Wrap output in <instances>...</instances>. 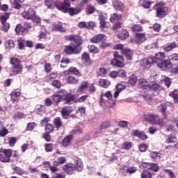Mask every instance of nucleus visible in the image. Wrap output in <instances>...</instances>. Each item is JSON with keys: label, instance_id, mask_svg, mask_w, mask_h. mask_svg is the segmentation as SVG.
Wrapping results in <instances>:
<instances>
[{"label": "nucleus", "instance_id": "nucleus-1", "mask_svg": "<svg viewBox=\"0 0 178 178\" xmlns=\"http://www.w3.org/2000/svg\"><path fill=\"white\" fill-rule=\"evenodd\" d=\"M56 8L58 10L63 12V13H68L70 16H76V15H79L81 12V8L70 7V0H63V2L56 1Z\"/></svg>", "mask_w": 178, "mask_h": 178}, {"label": "nucleus", "instance_id": "nucleus-2", "mask_svg": "<svg viewBox=\"0 0 178 178\" xmlns=\"http://www.w3.org/2000/svg\"><path fill=\"white\" fill-rule=\"evenodd\" d=\"M22 16L24 19L32 20L33 23H36L37 24L41 23V18L40 16L37 15V13H35V10L32 8H29L28 10H25L22 12Z\"/></svg>", "mask_w": 178, "mask_h": 178}, {"label": "nucleus", "instance_id": "nucleus-3", "mask_svg": "<svg viewBox=\"0 0 178 178\" xmlns=\"http://www.w3.org/2000/svg\"><path fill=\"white\" fill-rule=\"evenodd\" d=\"M10 63L13 66L12 72L15 76L23 73V65L22 60L16 57H11Z\"/></svg>", "mask_w": 178, "mask_h": 178}, {"label": "nucleus", "instance_id": "nucleus-4", "mask_svg": "<svg viewBox=\"0 0 178 178\" xmlns=\"http://www.w3.org/2000/svg\"><path fill=\"white\" fill-rule=\"evenodd\" d=\"M154 8L156 10V17H159V19H163L168 15V8L165 6L163 1L156 3Z\"/></svg>", "mask_w": 178, "mask_h": 178}, {"label": "nucleus", "instance_id": "nucleus-5", "mask_svg": "<svg viewBox=\"0 0 178 178\" xmlns=\"http://www.w3.org/2000/svg\"><path fill=\"white\" fill-rule=\"evenodd\" d=\"M111 65L114 67H124V57L120 55L119 52L113 51V58L111 60Z\"/></svg>", "mask_w": 178, "mask_h": 178}, {"label": "nucleus", "instance_id": "nucleus-6", "mask_svg": "<svg viewBox=\"0 0 178 178\" xmlns=\"http://www.w3.org/2000/svg\"><path fill=\"white\" fill-rule=\"evenodd\" d=\"M81 46L69 44L64 46L63 52L66 55H79L81 52Z\"/></svg>", "mask_w": 178, "mask_h": 178}, {"label": "nucleus", "instance_id": "nucleus-7", "mask_svg": "<svg viewBox=\"0 0 178 178\" xmlns=\"http://www.w3.org/2000/svg\"><path fill=\"white\" fill-rule=\"evenodd\" d=\"M106 38L104 34H97L90 39V42H92V44H103L100 46V48H105L108 47V45L105 44Z\"/></svg>", "mask_w": 178, "mask_h": 178}, {"label": "nucleus", "instance_id": "nucleus-8", "mask_svg": "<svg viewBox=\"0 0 178 178\" xmlns=\"http://www.w3.org/2000/svg\"><path fill=\"white\" fill-rule=\"evenodd\" d=\"M10 156H12V149H0V161L1 162H10Z\"/></svg>", "mask_w": 178, "mask_h": 178}, {"label": "nucleus", "instance_id": "nucleus-9", "mask_svg": "<svg viewBox=\"0 0 178 178\" xmlns=\"http://www.w3.org/2000/svg\"><path fill=\"white\" fill-rule=\"evenodd\" d=\"M104 97H106V98H107L110 108H113V106H115V105L116 104V100L112 99V92H111V91H108L106 93H101L100 104H102V102H105L106 100L105 99H104Z\"/></svg>", "mask_w": 178, "mask_h": 178}, {"label": "nucleus", "instance_id": "nucleus-10", "mask_svg": "<svg viewBox=\"0 0 178 178\" xmlns=\"http://www.w3.org/2000/svg\"><path fill=\"white\" fill-rule=\"evenodd\" d=\"M65 38L66 41H73L75 42V44H76V45H74L75 47H81V44H83V38H81V36L77 35H66Z\"/></svg>", "mask_w": 178, "mask_h": 178}, {"label": "nucleus", "instance_id": "nucleus-11", "mask_svg": "<svg viewBox=\"0 0 178 178\" xmlns=\"http://www.w3.org/2000/svg\"><path fill=\"white\" fill-rule=\"evenodd\" d=\"M154 63H155V61L154 60L153 57L152 56L148 57V58H143L140 61V66L143 69H149V67H151V66H152Z\"/></svg>", "mask_w": 178, "mask_h": 178}, {"label": "nucleus", "instance_id": "nucleus-12", "mask_svg": "<svg viewBox=\"0 0 178 178\" xmlns=\"http://www.w3.org/2000/svg\"><path fill=\"white\" fill-rule=\"evenodd\" d=\"M157 66L159 67V69H161V70L166 71L169 70V69L173 66V63H172L169 59H166L163 60L161 62L159 63Z\"/></svg>", "mask_w": 178, "mask_h": 178}, {"label": "nucleus", "instance_id": "nucleus-13", "mask_svg": "<svg viewBox=\"0 0 178 178\" xmlns=\"http://www.w3.org/2000/svg\"><path fill=\"white\" fill-rule=\"evenodd\" d=\"M72 112H73V107L72 106H64L60 111L63 119H69V116H70Z\"/></svg>", "mask_w": 178, "mask_h": 178}, {"label": "nucleus", "instance_id": "nucleus-14", "mask_svg": "<svg viewBox=\"0 0 178 178\" xmlns=\"http://www.w3.org/2000/svg\"><path fill=\"white\" fill-rule=\"evenodd\" d=\"M63 170L66 173V175H69L70 176L74 173V164L72 163H67L63 166Z\"/></svg>", "mask_w": 178, "mask_h": 178}, {"label": "nucleus", "instance_id": "nucleus-15", "mask_svg": "<svg viewBox=\"0 0 178 178\" xmlns=\"http://www.w3.org/2000/svg\"><path fill=\"white\" fill-rule=\"evenodd\" d=\"M63 73L64 76H70V74L78 76V77L81 76L80 70H79V69H77L76 67H70L68 70L64 71Z\"/></svg>", "mask_w": 178, "mask_h": 178}, {"label": "nucleus", "instance_id": "nucleus-16", "mask_svg": "<svg viewBox=\"0 0 178 178\" xmlns=\"http://www.w3.org/2000/svg\"><path fill=\"white\" fill-rule=\"evenodd\" d=\"M20 94H22V91L20 89H13L10 94V97L13 102H19V97H20Z\"/></svg>", "mask_w": 178, "mask_h": 178}, {"label": "nucleus", "instance_id": "nucleus-17", "mask_svg": "<svg viewBox=\"0 0 178 178\" xmlns=\"http://www.w3.org/2000/svg\"><path fill=\"white\" fill-rule=\"evenodd\" d=\"M113 8L119 12H124V8H126V6L123 2L115 0L113 1Z\"/></svg>", "mask_w": 178, "mask_h": 178}, {"label": "nucleus", "instance_id": "nucleus-18", "mask_svg": "<svg viewBox=\"0 0 178 178\" xmlns=\"http://www.w3.org/2000/svg\"><path fill=\"white\" fill-rule=\"evenodd\" d=\"M74 170H76V172H83L84 169V164L83 163V161H81V159L77 157L75 159L74 162Z\"/></svg>", "mask_w": 178, "mask_h": 178}, {"label": "nucleus", "instance_id": "nucleus-19", "mask_svg": "<svg viewBox=\"0 0 178 178\" xmlns=\"http://www.w3.org/2000/svg\"><path fill=\"white\" fill-rule=\"evenodd\" d=\"M154 60V63L158 65L159 63L162 62L166 58V55L164 52H158L155 54L154 56H152Z\"/></svg>", "mask_w": 178, "mask_h": 178}, {"label": "nucleus", "instance_id": "nucleus-20", "mask_svg": "<svg viewBox=\"0 0 178 178\" xmlns=\"http://www.w3.org/2000/svg\"><path fill=\"white\" fill-rule=\"evenodd\" d=\"M106 13H102L99 16V21L100 24L99 29H101V30H104V29L106 28Z\"/></svg>", "mask_w": 178, "mask_h": 178}, {"label": "nucleus", "instance_id": "nucleus-21", "mask_svg": "<svg viewBox=\"0 0 178 178\" xmlns=\"http://www.w3.org/2000/svg\"><path fill=\"white\" fill-rule=\"evenodd\" d=\"M122 55H124L127 60H131L133 59V50L125 47L124 49L120 51Z\"/></svg>", "mask_w": 178, "mask_h": 178}, {"label": "nucleus", "instance_id": "nucleus-22", "mask_svg": "<svg viewBox=\"0 0 178 178\" xmlns=\"http://www.w3.org/2000/svg\"><path fill=\"white\" fill-rule=\"evenodd\" d=\"M53 124L57 130H59V129H62V127H65V124L60 117H56V118H54L53 120Z\"/></svg>", "mask_w": 178, "mask_h": 178}, {"label": "nucleus", "instance_id": "nucleus-23", "mask_svg": "<svg viewBox=\"0 0 178 178\" xmlns=\"http://www.w3.org/2000/svg\"><path fill=\"white\" fill-rule=\"evenodd\" d=\"M159 111L161 112L163 118L166 119L168 118V115L166 114V111H168V104L162 103L159 106Z\"/></svg>", "mask_w": 178, "mask_h": 178}, {"label": "nucleus", "instance_id": "nucleus-24", "mask_svg": "<svg viewBox=\"0 0 178 178\" xmlns=\"http://www.w3.org/2000/svg\"><path fill=\"white\" fill-rule=\"evenodd\" d=\"M147 40L145 33H136L135 35V42L136 44H143Z\"/></svg>", "mask_w": 178, "mask_h": 178}, {"label": "nucleus", "instance_id": "nucleus-25", "mask_svg": "<svg viewBox=\"0 0 178 178\" xmlns=\"http://www.w3.org/2000/svg\"><path fill=\"white\" fill-rule=\"evenodd\" d=\"M15 31L17 35H24V34H27V33H26L24 26H23L22 24H18L16 25Z\"/></svg>", "mask_w": 178, "mask_h": 178}, {"label": "nucleus", "instance_id": "nucleus-26", "mask_svg": "<svg viewBox=\"0 0 178 178\" xmlns=\"http://www.w3.org/2000/svg\"><path fill=\"white\" fill-rule=\"evenodd\" d=\"M52 31H57L58 33H66V28L62 26V22H58V24H54L52 25Z\"/></svg>", "mask_w": 178, "mask_h": 178}, {"label": "nucleus", "instance_id": "nucleus-27", "mask_svg": "<svg viewBox=\"0 0 178 178\" xmlns=\"http://www.w3.org/2000/svg\"><path fill=\"white\" fill-rule=\"evenodd\" d=\"M76 99V95L70 93H66L63 95V101H65L66 104H70Z\"/></svg>", "mask_w": 178, "mask_h": 178}, {"label": "nucleus", "instance_id": "nucleus-28", "mask_svg": "<svg viewBox=\"0 0 178 178\" xmlns=\"http://www.w3.org/2000/svg\"><path fill=\"white\" fill-rule=\"evenodd\" d=\"M111 126L112 122L110 120H106L100 123V124L99 125V129L101 131L106 130L111 127Z\"/></svg>", "mask_w": 178, "mask_h": 178}, {"label": "nucleus", "instance_id": "nucleus-29", "mask_svg": "<svg viewBox=\"0 0 178 178\" xmlns=\"http://www.w3.org/2000/svg\"><path fill=\"white\" fill-rule=\"evenodd\" d=\"M129 31H127V30L126 29H122L118 35V38L120 40H122V41H124V40H127V38H129Z\"/></svg>", "mask_w": 178, "mask_h": 178}, {"label": "nucleus", "instance_id": "nucleus-30", "mask_svg": "<svg viewBox=\"0 0 178 178\" xmlns=\"http://www.w3.org/2000/svg\"><path fill=\"white\" fill-rule=\"evenodd\" d=\"M81 59L86 66H90V65L92 64L91 62V58H90V54H87L86 52H84L81 55Z\"/></svg>", "mask_w": 178, "mask_h": 178}, {"label": "nucleus", "instance_id": "nucleus-31", "mask_svg": "<svg viewBox=\"0 0 178 178\" xmlns=\"http://www.w3.org/2000/svg\"><path fill=\"white\" fill-rule=\"evenodd\" d=\"M156 119H159V115H154V114H148L145 117V120L149 122V123H152V124H155V120Z\"/></svg>", "mask_w": 178, "mask_h": 178}, {"label": "nucleus", "instance_id": "nucleus-32", "mask_svg": "<svg viewBox=\"0 0 178 178\" xmlns=\"http://www.w3.org/2000/svg\"><path fill=\"white\" fill-rule=\"evenodd\" d=\"M139 5L145 8V9H149L151 8V5L154 3V1L149 0H139Z\"/></svg>", "mask_w": 178, "mask_h": 178}, {"label": "nucleus", "instance_id": "nucleus-33", "mask_svg": "<svg viewBox=\"0 0 178 178\" xmlns=\"http://www.w3.org/2000/svg\"><path fill=\"white\" fill-rule=\"evenodd\" d=\"M149 88L152 92H159V91H162V90H163V87L158 83H154L152 86L149 85Z\"/></svg>", "mask_w": 178, "mask_h": 178}, {"label": "nucleus", "instance_id": "nucleus-34", "mask_svg": "<svg viewBox=\"0 0 178 178\" xmlns=\"http://www.w3.org/2000/svg\"><path fill=\"white\" fill-rule=\"evenodd\" d=\"M150 158L154 159L155 162H158L161 161V157L162 156V154L159 152H151L149 154Z\"/></svg>", "mask_w": 178, "mask_h": 178}, {"label": "nucleus", "instance_id": "nucleus-35", "mask_svg": "<svg viewBox=\"0 0 178 178\" xmlns=\"http://www.w3.org/2000/svg\"><path fill=\"white\" fill-rule=\"evenodd\" d=\"M65 81L67 84H72V86H74L77 84L80 81L79 79L74 77V76H69L65 79Z\"/></svg>", "mask_w": 178, "mask_h": 178}, {"label": "nucleus", "instance_id": "nucleus-36", "mask_svg": "<svg viewBox=\"0 0 178 178\" xmlns=\"http://www.w3.org/2000/svg\"><path fill=\"white\" fill-rule=\"evenodd\" d=\"M72 140H73V135L66 136L62 141L63 147H69V145L72 143Z\"/></svg>", "mask_w": 178, "mask_h": 178}, {"label": "nucleus", "instance_id": "nucleus-37", "mask_svg": "<svg viewBox=\"0 0 178 178\" xmlns=\"http://www.w3.org/2000/svg\"><path fill=\"white\" fill-rule=\"evenodd\" d=\"M163 48L164 51H165V52H170L172 49H175V48H177V44H176L175 42L168 43L166 46H164Z\"/></svg>", "mask_w": 178, "mask_h": 178}, {"label": "nucleus", "instance_id": "nucleus-38", "mask_svg": "<svg viewBox=\"0 0 178 178\" xmlns=\"http://www.w3.org/2000/svg\"><path fill=\"white\" fill-rule=\"evenodd\" d=\"M138 84L140 86L141 88L147 89V87L149 88V83L147 80L144 79V78L138 79Z\"/></svg>", "mask_w": 178, "mask_h": 178}, {"label": "nucleus", "instance_id": "nucleus-39", "mask_svg": "<svg viewBox=\"0 0 178 178\" xmlns=\"http://www.w3.org/2000/svg\"><path fill=\"white\" fill-rule=\"evenodd\" d=\"M169 97L173 99L174 104H178V89H175L169 93Z\"/></svg>", "mask_w": 178, "mask_h": 178}, {"label": "nucleus", "instance_id": "nucleus-40", "mask_svg": "<svg viewBox=\"0 0 178 178\" xmlns=\"http://www.w3.org/2000/svg\"><path fill=\"white\" fill-rule=\"evenodd\" d=\"M10 13H4L2 15L0 16V22L1 24H5L8 22L9 17H10Z\"/></svg>", "mask_w": 178, "mask_h": 178}, {"label": "nucleus", "instance_id": "nucleus-41", "mask_svg": "<svg viewBox=\"0 0 178 178\" xmlns=\"http://www.w3.org/2000/svg\"><path fill=\"white\" fill-rule=\"evenodd\" d=\"M177 142V138L175 136V135H168L165 140L166 144H175V143Z\"/></svg>", "mask_w": 178, "mask_h": 178}, {"label": "nucleus", "instance_id": "nucleus-42", "mask_svg": "<svg viewBox=\"0 0 178 178\" xmlns=\"http://www.w3.org/2000/svg\"><path fill=\"white\" fill-rule=\"evenodd\" d=\"M87 88H88V82L83 81L81 82L80 86L78 88L77 92H83V91H85V90H87Z\"/></svg>", "mask_w": 178, "mask_h": 178}, {"label": "nucleus", "instance_id": "nucleus-43", "mask_svg": "<svg viewBox=\"0 0 178 178\" xmlns=\"http://www.w3.org/2000/svg\"><path fill=\"white\" fill-rule=\"evenodd\" d=\"M13 158L14 162H17V163H22L23 162V159H22V156L17 153V151H14V154H13Z\"/></svg>", "mask_w": 178, "mask_h": 178}, {"label": "nucleus", "instance_id": "nucleus-44", "mask_svg": "<svg viewBox=\"0 0 178 178\" xmlns=\"http://www.w3.org/2000/svg\"><path fill=\"white\" fill-rule=\"evenodd\" d=\"M122 15L121 14L118 15L117 13H113L111 15L110 22L111 23H115L118 20L122 19Z\"/></svg>", "mask_w": 178, "mask_h": 178}, {"label": "nucleus", "instance_id": "nucleus-45", "mask_svg": "<svg viewBox=\"0 0 178 178\" xmlns=\"http://www.w3.org/2000/svg\"><path fill=\"white\" fill-rule=\"evenodd\" d=\"M53 101L56 104H59L63 101V95L54 94L52 95Z\"/></svg>", "mask_w": 178, "mask_h": 178}, {"label": "nucleus", "instance_id": "nucleus-46", "mask_svg": "<svg viewBox=\"0 0 178 178\" xmlns=\"http://www.w3.org/2000/svg\"><path fill=\"white\" fill-rule=\"evenodd\" d=\"M26 38H20L18 40V48L20 50H23L26 48Z\"/></svg>", "mask_w": 178, "mask_h": 178}, {"label": "nucleus", "instance_id": "nucleus-47", "mask_svg": "<svg viewBox=\"0 0 178 178\" xmlns=\"http://www.w3.org/2000/svg\"><path fill=\"white\" fill-rule=\"evenodd\" d=\"M99 84L101 87H103V88H108V87L111 86V81L106 79H99Z\"/></svg>", "mask_w": 178, "mask_h": 178}, {"label": "nucleus", "instance_id": "nucleus-48", "mask_svg": "<svg viewBox=\"0 0 178 178\" xmlns=\"http://www.w3.org/2000/svg\"><path fill=\"white\" fill-rule=\"evenodd\" d=\"M44 108L45 107L44 106V105L37 104L35 107V113H38V115H40L41 113H42V112H44Z\"/></svg>", "mask_w": 178, "mask_h": 178}, {"label": "nucleus", "instance_id": "nucleus-49", "mask_svg": "<svg viewBox=\"0 0 178 178\" xmlns=\"http://www.w3.org/2000/svg\"><path fill=\"white\" fill-rule=\"evenodd\" d=\"M5 47L6 49H10L11 48H15V42L12 40H6Z\"/></svg>", "mask_w": 178, "mask_h": 178}, {"label": "nucleus", "instance_id": "nucleus-50", "mask_svg": "<svg viewBox=\"0 0 178 178\" xmlns=\"http://www.w3.org/2000/svg\"><path fill=\"white\" fill-rule=\"evenodd\" d=\"M95 12V7L91 5H87L86 8V13L87 15H92Z\"/></svg>", "mask_w": 178, "mask_h": 178}, {"label": "nucleus", "instance_id": "nucleus-51", "mask_svg": "<svg viewBox=\"0 0 178 178\" xmlns=\"http://www.w3.org/2000/svg\"><path fill=\"white\" fill-rule=\"evenodd\" d=\"M44 3L49 9H54L56 6V3H54V0H45Z\"/></svg>", "mask_w": 178, "mask_h": 178}, {"label": "nucleus", "instance_id": "nucleus-52", "mask_svg": "<svg viewBox=\"0 0 178 178\" xmlns=\"http://www.w3.org/2000/svg\"><path fill=\"white\" fill-rule=\"evenodd\" d=\"M88 49L89 52L91 54H98L99 52L98 47H95V45H88Z\"/></svg>", "mask_w": 178, "mask_h": 178}, {"label": "nucleus", "instance_id": "nucleus-53", "mask_svg": "<svg viewBox=\"0 0 178 178\" xmlns=\"http://www.w3.org/2000/svg\"><path fill=\"white\" fill-rule=\"evenodd\" d=\"M131 29L134 33H138L143 31V26L140 24H135L131 27Z\"/></svg>", "mask_w": 178, "mask_h": 178}, {"label": "nucleus", "instance_id": "nucleus-54", "mask_svg": "<svg viewBox=\"0 0 178 178\" xmlns=\"http://www.w3.org/2000/svg\"><path fill=\"white\" fill-rule=\"evenodd\" d=\"M44 165H49V169L51 172V173H56V172H58V167L51 165V163L49 161H46L44 163Z\"/></svg>", "mask_w": 178, "mask_h": 178}, {"label": "nucleus", "instance_id": "nucleus-55", "mask_svg": "<svg viewBox=\"0 0 178 178\" xmlns=\"http://www.w3.org/2000/svg\"><path fill=\"white\" fill-rule=\"evenodd\" d=\"M141 178H152V173L148 170H143L140 175Z\"/></svg>", "mask_w": 178, "mask_h": 178}, {"label": "nucleus", "instance_id": "nucleus-56", "mask_svg": "<svg viewBox=\"0 0 178 178\" xmlns=\"http://www.w3.org/2000/svg\"><path fill=\"white\" fill-rule=\"evenodd\" d=\"M122 26H123V23L117 22L113 25L112 30H113V31H118V30L122 29Z\"/></svg>", "mask_w": 178, "mask_h": 178}, {"label": "nucleus", "instance_id": "nucleus-57", "mask_svg": "<svg viewBox=\"0 0 178 178\" xmlns=\"http://www.w3.org/2000/svg\"><path fill=\"white\" fill-rule=\"evenodd\" d=\"M55 129V127L51 123L47 124L44 128L46 133H52Z\"/></svg>", "mask_w": 178, "mask_h": 178}, {"label": "nucleus", "instance_id": "nucleus-58", "mask_svg": "<svg viewBox=\"0 0 178 178\" xmlns=\"http://www.w3.org/2000/svg\"><path fill=\"white\" fill-rule=\"evenodd\" d=\"M173 33L172 32V29L166 28L163 30L162 33L163 37H169V35H172Z\"/></svg>", "mask_w": 178, "mask_h": 178}, {"label": "nucleus", "instance_id": "nucleus-59", "mask_svg": "<svg viewBox=\"0 0 178 178\" xmlns=\"http://www.w3.org/2000/svg\"><path fill=\"white\" fill-rule=\"evenodd\" d=\"M168 60H170V62H177L178 60V54L177 53H175L173 54H171L168 56Z\"/></svg>", "mask_w": 178, "mask_h": 178}, {"label": "nucleus", "instance_id": "nucleus-60", "mask_svg": "<svg viewBox=\"0 0 178 178\" xmlns=\"http://www.w3.org/2000/svg\"><path fill=\"white\" fill-rule=\"evenodd\" d=\"M133 145V143L131 142H124L122 145V149H131V147Z\"/></svg>", "mask_w": 178, "mask_h": 178}, {"label": "nucleus", "instance_id": "nucleus-61", "mask_svg": "<svg viewBox=\"0 0 178 178\" xmlns=\"http://www.w3.org/2000/svg\"><path fill=\"white\" fill-rule=\"evenodd\" d=\"M136 83H137V76H136V75H131V76H129V83L131 86H135Z\"/></svg>", "mask_w": 178, "mask_h": 178}, {"label": "nucleus", "instance_id": "nucleus-62", "mask_svg": "<svg viewBox=\"0 0 178 178\" xmlns=\"http://www.w3.org/2000/svg\"><path fill=\"white\" fill-rule=\"evenodd\" d=\"M13 170L17 175H19V176H22L24 175V170L23 168H20V167H15L13 168Z\"/></svg>", "mask_w": 178, "mask_h": 178}, {"label": "nucleus", "instance_id": "nucleus-63", "mask_svg": "<svg viewBox=\"0 0 178 178\" xmlns=\"http://www.w3.org/2000/svg\"><path fill=\"white\" fill-rule=\"evenodd\" d=\"M1 30L3 31V33H8L9 31V29H10V24L9 23H5L2 24Z\"/></svg>", "mask_w": 178, "mask_h": 178}, {"label": "nucleus", "instance_id": "nucleus-64", "mask_svg": "<svg viewBox=\"0 0 178 178\" xmlns=\"http://www.w3.org/2000/svg\"><path fill=\"white\" fill-rule=\"evenodd\" d=\"M24 29L26 31V33H29V30H30V29H31L33 27V26L31 25V23L29 22H25L24 23Z\"/></svg>", "mask_w": 178, "mask_h": 178}]
</instances>
